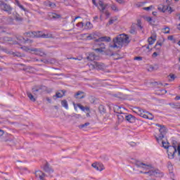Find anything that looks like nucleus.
<instances>
[{
  "label": "nucleus",
  "mask_w": 180,
  "mask_h": 180,
  "mask_svg": "<svg viewBox=\"0 0 180 180\" xmlns=\"http://www.w3.org/2000/svg\"><path fill=\"white\" fill-rule=\"evenodd\" d=\"M131 162L134 164L138 167V168H142L143 170L139 171L140 174H147L149 176H161V172L160 170H150V168H151L150 165H148L139 160H136V159H131Z\"/></svg>",
  "instance_id": "nucleus-1"
},
{
  "label": "nucleus",
  "mask_w": 180,
  "mask_h": 180,
  "mask_svg": "<svg viewBox=\"0 0 180 180\" xmlns=\"http://www.w3.org/2000/svg\"><path fill=\"white\" fill-rule=\"evenodd\" d=\"M113 43L114 45L111 46V47L120 49V47H122L123 44H129L130 40L129 39V36L122 34L113 39Z\"/></svg>",
  "instance_id": "nucleus-2"
},
{
  "label": "nucleus",
  "mask_w": 180,
  "mask_h": 180,
  "mask_svg": "<svg viewBox=\"0 0 180 180\" xmlns=\"http://www.w3.org/2000/svg\"><path fill=\"white\" fill-rule=\"evenodd\" d=\"M156 126H158V127H160V129H159V131L160 133L159 136L158 137L155 136V139L158 143H160V140H162V139H164V137L165 136V134H167V133L168 132V130L164 125L156 124Z\"/></svg>",
  "instance_id": "nucleus-3"
},
{
  "label": "nucleus",
  "mask_w": 180,
  "mask_h": 180,
  "mask_svg": "<svg viewBox=\"0 0 180 180\" xmlns=\"http://www.w3.org/2000/svg\"><path fill=\"white\" fill-rule=\"evenodd\" d=\"M0 9L1 11H4V12H6L8 15H12V11L13 8H12V6L9 4L0 1Z\"/></svg>",
  "instance_id": "nucleus-4"
},
{
  "label": "nucleus",
  "mask_w": 180,
  "mask_h": 180,
  "mask_svg": "<svg viewBox=\"0 0 180 180\" xmlns=\"http://www.w3.org/2000/svg\"><path fill=\"white\" fill-rule=\"evenodd\" d=\"M25 34L27 36L30 35V37H44L47 38L49 35H46V34H43V32L39 31V32H26Z\"/></svg>",
  "instance_id": "nucleus-5"
},
{
  "label": "nucleus",
  "mask_w": 180,
  "mask_h": 180,
  "mask_svg": "<svg viewBox=\"0 0 180 180\" xmlns=\"http://www.w3.org/2000/svg\"><path fill=\"white\" fill-rule=\"evenodd\" d=\"M32 94H34V96L37 95V92H45V91H47V86H35L32 89Z\"/></svg>",
  "instance_id": "nucleus-6"
},
{
  "label": "nucleus",
  "mask_w": 180,
  "mask_h": 180,
  "mask_svg": "<svg viewBox=\"0 0 180 180\" xmlns=\"http://www.w3.org/2000/svg\"><path fill=\"white\" fill-rule=\"evenodd\" d=\"M175 153H176V146H170L169 147L167 148V154H168V157L170 160L174 159Z\"/></svg>",
  "instance_id": "nucleus-7"
},
{
  "label": "nucleus",
  "mask_w": 180,
  "mask_h": 180,
  "mask_svg": "<svg viewBox=\"0 0 180 180\" xmlns=\"http://www.w3.org/2000/svg\"><path fill=\"white\" fill-rule=\"evenodd\" d=\"M92 67L94 68H95L96 70H105V68H106V66L105 65V64L102 63H99V62H94L91 64Z\"/></svg>",
  "instance_id": "nucleus-8"
},
{
  "label": "nucleus",
  "mask_w": 180,
  "mask_h": 180,
  "mask_svg": "<svg viewBox=\"0 0 180 180\" xmlns=\"http://www.w3.org/2000/svg\"><path fill=\"white\" fill-rule=\"evenodd\" d=\"M30 50V51H34V53L36 56H39L40 57H44L46 56V53H44V51H43V49H41L33 48Z\"/></svg>",
  "instance_id": "nucleus-9"
},
{
  "label": "nucleus",
  "mask_w": 180,
  "mask_h": 180,
  "mask_svg": "<svg viewBox=\"0 0 180 180\" xmlns=\"http://www.w3.org/2000/svg\"><path fill=\"white\" fill-rule=\"evenodd\" d=\"M73 105L75 110H78L77 108H79V109H81V110H82L83 112H85V110H86V112H89V108L84 107V105H81V103L75 104V103H74Z\"/></svg>",
  "instance_id": "nucleus-10"
},
{
  "label": "nucleus",
  "mask_w": 180,
  "mask_h": 180,
  "mask_svg": "<svg viewBox=\"0 0 180 180\" xmlns=\"http://www.w3.org/2000/svg\"><path fill=\"white\" fill-rule=\"evenodd\" d=\"M98 9L100 11V12L103 13L105 9H106V7L108 6V4L103 3V1L102 0H99L98 1Z\"/></svg>",
  "instance_id": "nucleus-11"
},
{
  "label": "nucleus",
  "mask_w": 180,
  "mask_h": 180,
  "mask_svg": "<svg viewBox=\"0 0 180 180\" xmlns=\"http://www.w3.org/2000/svg\"><path fill=\"white\" fill-rule=\"evenodd\" d=\"M35 176L36 178H39L40 180H43L46 177V174L40 170H38L35 172Z\"/></svg>",
  "instance_id": "nucleus-12"
},
{
  "label": "nucleus",
  "mask_w": 180,
  "mask_h": 180,
  "mask_svg": "<svg viewBox=\"0 0 180 180\" xmlns=\"http://www.w3.org/2000/svg\"><path fill=\"white\" fill-rule=\"evenodd\" d=\"M76 99H84L85 98V92L79 91L75 94Z\"/></svg>",
  "instance_id": "nucleus-13"
},
{
  "label": "nucleus",
  "mask_w": 180,
  "mask_h": 180,
  "mask_svg": "<svg viewBox=\"0 0 180 180\" xmlns=\"http://www.w3.org/2000/svg\"><path fill=\"white\" fill-rule=\"evenodd\" d=\"M86 58L88 61H94L96 58V55H95V53L91 52L87 53Z\"/></svg>",
  "instance_id": "nucleus-14"
},
{
  "label": "nucleus",
  "mask_w": 180,
  "mask_h": 180,
  "mask_svg": "<svg viewBox=\"0 0 180 180\" xmlns=\"http://www.w3.org/2000/svg\"><path fill=\"white\" fill-rule=\"evenodd\" d=\"M98 45L100 46V48L94 49V51H98V53L103 52V50H105V44L102 42H98Z\"/></svg>",
  "instance_id": "nucleus-15"
},
{
  "label": "nucleus",
  "mask_w": 180,
  "mask_h": 180,
  "mask_svg": "<svg viewBox=\"0 0 180 180\" xmlns=\"http://www.w3.org/2000/svg\"><path fill=\"white\" fill-rule=\"evenodd\" d=\"M27 96L29 98L30 101H31V102H36L37 99V96H34L33 94H32V93L27 91Z\"/></svg>",
  "instance_id": "nucleus-16"
},
{
  "label": "nucleus",
  "mask_w": 180,
  "mask_h": 180,
  "mask_svg": "<svg viewBox=\"0 0 180 180\" xmlns=\"http://www.w3.org/2000/svg\"><path fill=\"white\" fill-rule=\"evenodd\" d=\"M111 39L109 37H101L97 39H96V41L97 42H102V41H107L109 42L110 41Z\"/></svg>",
  "instance_id": "nucleus-17"
},
{
  "label": "nucleus",
  "mask_w": 180,
  "mask_h": 180,
  "mask_svg": "<svg viewBox=\"0 0 180 180\" xmlns=\"http://www.w3.org/2000/svg\"><path fill=\"white\" fill-rule=\"evenodd\" d=\"M65 96V91L64 90H60V91H58L56 93V95L53 96V98H63V96Z\"/></svg>",
  "instance_id": "nucleus-18"
},
{
  "label": "nucleus",
  "mask_w": 180,
  "mask_h": 180,
  "mask_svg": "<svg viewBox=\"0 0 180 180\" xmlns=\"http://www.w3.org/2000/svg\"><path fill=\"white\" fill-rule=\"evenodd\" d=\"M134 119L135 117L132 115L125 114V120H127V122H129V123H133V122H134Z\"/></svg>",
  "instance_id": "nucleus-19"
},
{
  "label": "nucleus",
  "mask_w": 180,
  "mask_h": 180,
  "mask_svg": "<svg viewBox=\"0 0 180 180\" xmlns=\"http://www.w3.org/2000/svg\"><path fill=\"white\" fill-rule=\"evenodd\" d=\"M124 110H125L124 108L117 107V108H115L114 112H115V113H117V115H122V114L124 113V112H124Z\"/></svg>",
  "instance_id": "nucleus-20"
},
{
  "label": "nucleus",
  "mask_w": 180,
  "mask_h": 180,
  "mask_svg": "<svg viewBox=\"0 0 180 180\" xmlns=\"http://www.w3.org/2000/svg\"><path fill=\"white\" fill-rule=\"evenodd\" d=\"M135 113H137L139 115V116L142 117L143 113H146V111H144V110H143L139 107H136V108H135Z\"/></svg>",
  "instance_id": "nucleus-21"
},
{
  "label": "nucleus",
  "mask_w": 180,
  "mask_h": 180,
  "mask_svg": "<svg viewBox=\"0 0 180 180\" xmlns=\"http://www.w3.org/2000/svg\"><path fill=\"white\" fill-rule=\"evenodd\" d=\"M117 116L118 117L119 123H122V122H123V120H124V119H126V113L118 114Z\"/></svg>",
  "instance_id": "nucleus-22"
},
{
  "label": "nucleus",
  "mask_w": 180,
  "mask_h": 180,
  "mask_svg": "<svg viewBox=\"0 0 180 180\" xmlns=\"http://www.w3.org/2000/svg\"><path fill=\"white\" fill-rule=\"evenodd\" d=\"M155 37H157V36L155 35V36L150 37L148 39V41L150 46L153 45V43H155V40H157V39H155Z\"/></svg>",
  "instance_id": "nucleus-23"
},
{
  "label": "nucleus",
  "mask_w": 180,
  "mask_h": 180,
  "mask_svg": "<svg viewBox=\"0 0 180 180\" xmlns=\"http://www.w3.org/2000/svg\"><path fill=\"white\" fill-rule=\"evenodd\" d=\"M44 169L45 172H49V174H51V172H53V169L50 168V167L49 166V164L47 163L45 165Z\"/></svg>",
  "instance_id": "nucleus-24"
},
{
  "label": "nucleus",
  "mask_w": 180,
  "mask_h": 180,
  "mask_svg": "<svg viewBox=\"0 0 180 180\" xmlns=\"http://www.w3.org/2000/svg\"><path fill=\"white\" fill-rule=\"evenodd\" d=\"M49 16H51V18L52 19H60V18H61V15L56 13H51Z\"/></svg>",
  "instance_id": "nucleus-25"
},
{
  "label": "nucleus",
  "mask_w": 180,
  "mask_h": 180,
  "mask_svg": "<svg viewBox=\"0 0 180 180\" xmlns=\"http://www.w3.org/2000/svg\"><path fill=\"white\" fill-rule=\"evenodd\" d=\"M129 33H131V34H136V24H132Z\"/></svg>",
  "instance_id": "nucleus-26"
},
{
  "label": "nucleus",
  "mask_w": 180,
  "mask_h": 180,
  "mask_svg": "<svg viewBox=\"0 0 180 180\" xmlns=\"http://www.w3.org/2000/svg\"><path fill=\"white\" fill-rule=\"evenodd\" d=\"M61 105L63 108H65V109H68V102L67 100H62Z\"/></svg>",
  "instance_id": "nucleus-27"
},
{
  "label": "nucleus",
  "mask_w": 180,
  "mask_h": 180,
  "mask_svg": "<svg viewBox=\"0 0 180 180\" xmlns=\"http://www.w3.org/2000/svg\"><path fill=\"white\" fill-rule=\"evenodd\" d=\"M14 18L17 22H22L23 20V18L18 13H16Z\"/></svg>",
  "instance_id": "nucleus-28"
},
{
  "label": "nucleus",
  "mask_w": 180,
  "mask_h": 180,
  "mask_svg": "<svg viewBox=\"0 0 180 180\" xmlns=\"http://www.w3.org/2000/svg\"><path fill=\"white\" fill-rule=\"evenodd\" d=\"M146 20L148 22L150 25H154V23H155V21H154L153 18H151V17H146Z\"/></svg>",
  "instance_id": "nucleus-29"
},
{
  "label": "nucleus",
  "mask_w": 180,
  "mask_h": 180,
  "mask_svg": "<svg viewBox=\"0 0 180 180\" xmlns=\"http://www.w3.org/2000/svg\"><path fill=\"white\" fill-rule=\"evenodd\" d=\"M91 167H93V168H95V169H96V171H103V169H99V167L98 166V163H93L91 165Z\"/></svg>",
  "instance_id": "nucleus-30"
},
{
  "label": "nucleus",
  "mask_w": 180,
  "mask_h": 180,
  "mask_svg": "<svg viewBox=\"0 0 180 180\" xmlns=\"http://www.w3.org/2000/svg\"><path fill=\"white\" fill-rule=\"evenodd\" d=\"M162 147H164V148H167L168 149V148H169L171 146H169V143L168 142H165L164 141H162Z\"/></svg>",
  "instance_id": "nucleus-31"
},
{
  "label": "nucleus",
  "mask_w": 180,
  "mask_h": 180,
  "mask_svg": "<svg viewBox=\"0 0 180 180\" xmlns=\"http://www.w3.org/2000/svg\"><path fill=\"white\" fill-rule=\"evenodd\" d=\"M170 106H172V108H173L174 109H180V105L179 104H175V103H172V104H169Z\"/></svg>",
  "instance_id": "nucleus-32"
},
{
  "label": "nucleus",
  "mask_w": 180,
  "mask_h": 180,
  "mask_svg": "<svg viewBox=\"0 0 180 180\" xmlns=\"http://www.w3.org/2000/svg\"><path fill=\"white\" fill-rule=\"evenodd\" d=\"M90 123L89 122H86L83 124H80L79 125V129H84V127H86L88 126H89Z\"/></svg>",
  "instance_id": "nucleus-33"
},
{
  "label": "nucleus",
  "mask_w": 180,
  "mask_h": 180,
  "mask_svg": "<svg viewBox=\"0 0 180 180\" xmlns=\"http://www.w3.org/2000/svg\"><path fill=\"white\" fill-rule=\"evenodd\" d=\"M117 20V18H110L108 23L107 25H113L115 22Z\"/></svg>",
  "instance_id": "nucleus-34"
},
{
  "label": "nucleus",
  "mask_w": 180,
  "mask_h": 180,
  "mask_svg": "<svg viewBox=\"0 0 180 180\" xmlns=\"http://www.w3.org/2000/svg\"><path fill=\"white\" fill-rule=\"evenodd\" d=\"M24 39V44H32L33 43V41L32 39H27V40Z\"/></svg>",
  "instance_id": "nucleus-35"
},
{
  "label": "nucleus",
  "mask_w": 180,
  "mask_h": 180,
  "mask_svg": "<svg viewBox=\"0 0 180 180\" xmlns=\"http://www.w3.org/2000/svg\"><path fill=\"white\" fill-rule=\"evenodd\" d=\"M147 115H148V119L149 120H153V119H154V115H153V114L148 112H146Z\"/></svg>",
  "instance_id": "nucleus-36"
},
{
  "label": "nucleus",
  "mask_w": 180,
  "mask_h": 180,
  "mask_svg": "<svg viewBox=\"0 0 180 180\" xmlns=\"http://www.w3.org/2000/svg\"><path fill=\"white\" fill-rule=\"evenodd\" d=\"M111 9L112 11H115V12H119V8H117V6H116V5H115V4H112L111 6Z\"/></svg>",
  "instance_id": "nucleus-37"
},
{
  "label": "nucleus",
  "mask_w": 180,
  "mask_h": 180,
  "mask_svg": "<svg viewBox=\"0 0 180 180\" xmlns=\"http://www.w3.org/2000/svg\"><path fill=\"white\" fill-rule=\"evenodd\" d=\"M13 56H14V57H23V55L20 54L19 52L13 53Z\"/></svg>",
  "instance_id": "nucleus-38"
},
{
  "label": "nucleus",
  "mask_w": 180,
  "mask_h": 180,
  "mask_svg": "<svg viewBox=\"0 0 180 180\" xmlns=\"http://www.w3.org/2000/svg\"><path fill=\"white\" fill-rule=\"evenodd\" d=\"M168 79H169V81H174V79H175V75L170 74L168 76Z\"/></svg>",
  "instance_id": "nucleus-39"
},
{
  "label": "nucleus",
  "mask_w": 180,
  "mask_h": 180,
  "mask_svg": "<svg viewBox=\"0 0 180 180\" xmlns=\"http://www.w3.org/2000/svg\"><path fill=\"white\" fill-rule=\"evenodd\" d=\"M48 6H49V8H56V4L49 1L48 2Z\"/></svg>",
  "instance_id": "nucleus-40"
},
{
  "label": "nucleus",
  "mask_w": 180,
  "mask_h": 180,
  "mask_svg": "<svg viewBox=\"0 0 180 180\" xmlns=\"http://www.w3.org/2000/svg\"><path fill=\"white\" fill-rule=\"evenodd\" d=\"M3 40L4 41H12V38L9 37H4Z\"/></svg>",
  "instance_id": "nucleus-41"
},
{
  "label": "nucleus",
  "mask_w": 180,
  "mask_h": 180,
  "mask_svg": "<svg viewBox=\"0 0 180 180\" xmlns=\"http://www.w3.org/2000/svg\"><path fill=\"white\" fill-rule=\"evenodd\" d=\"M136 26H138L140 29H143V26H141V20H137V24H136Z\"/></svg>",
  "instance_id": "nucleus-42"
},
{
  "label": "nucleus",
  "mask_w": 180,
  "mask_h": 180,
  "mask_svg": "<svg viewBox=\"0 0 180 180\" xmlns=\"http://www.w3.org/2000/svg\"><path fill=\"white\" fill-rule=\"evenodd\" d=\"M155 70H157V68H155L154 66L153 65H150L148 69V71H150V72H153V71H155Z\"/></svg>",
  "instance_id": "nucleus-43"
},
{
  "label": "nucleus",
  "mask_w": 180,
  "mask_h": 180,
  "mask_svg": "<svg viewBox=\"0 0 180 180\" xmlns=\"http://www.w3.org/2000/svg\"><path fill=\"white\" fill-rule=\"evenodd\" d=\"M72 117H74L75 119H76L77 120H78L79 119H81V115H79V114H75V115H72Z\"/></svg>",
  "instance_id": "nucleus-44"
},
{
  "label": "nucleus",
  "mask_w": 180,
  "mask_h": 180,
  "mask_svg": "<svg viewBox=\"0 0 180 180\" xmlns=\"http://www.w3.org/2000/svg\"><path fill=\"white\" fill-rule=\"evenodd\" d=\"M86 37H87V39H89V40H92V39H95V34H90Z\"/></svg>",
  "instance_id": "nucleus-45"
},
{
  "label": "nucleus",
  "mask_w": 180,
  "mask_h": 180,
  "mask_svg": "<svg viewBox=\"0 0 180 180\" xmlns=\"http://www.w3.org/2000/svg\"><path fill=\"white\" fill-rule=\"evenodd\" d=\"M134 60H136L137 61H141L143 60V57L141 56H136L134 58Z\"/></svg>",
  "instance_id": "nucleus-46"
},
{
  "label": "nucleus",
  "mask_w": 180,
  "mask_h": 180,
  "mask_svg": "<svg viewBox=\"0 0 180 180\" xmlns=\"http://www.w3.org/2000/svg\"><path fill=\"white\" fill-rule=\"evenodd\" d=\"M167 167H168V168H169V171H172V163H171V162H168V163H167Z\"/></svg>",
  "instance_id": "nucleus-47"
},
{
  "label": "nucleus",
  "mask_w": 180,
  "mask_h": 180,
  "mask_svg": "<svg viewBox=\"0 0 180 180\" xmlns=\"http://www.w3.org/2000/svg\"><path fill=\"white\" fill-rule=\"evenodd\" d=\"M77 27H80V29H82L84 27V22H81L77 24Z\"/></svg>",
  "instance_id": "nucleus-48"
},
{
  "label": "nucleus",
  "mask_w": 180,
  "mask_h": 180,
  "mask_svg": "<svg viewBox=\"0 0 180 180\" xmlns=\"http://www.w3.org/2000/svg\"><path fill=\"white\" fill-rule=\"evenodd\" d=\"M41 63H44V64H49L50 62L49 61V60H46V59H44V60H40Z\"/></svg>",
  "instance_id": "nucleus-49"
},
{
  "label": "nucleus",
  "mask_w": 180,
  "mask_h": 180,
  "mask_svg": "<svg viewBox=\"0 0 180 180\" xmlns=\"http://www.w3.org/2000/svg\"><path fill=\"white\" fill-rule=\"evenodd\" d=\"M49 64H56V60L55 59H50L49 60Z\"/></svg>",
  "instance_id": "nucleus-50"
},
{
  "label": "nucleus",
  "mask_w": 180,
  "mask_h": 180,
  "mask_svg": "<svg viewBox=\"0 0 180 180\" xmlns=\"http://www.w3.org/2000/svg\"><path fill=\"white\" fill-rule=\"evenodd\" d=\"M141 117H143V119H148L147 112H146V114H145V112L143 114H142Z\"/></svg>",
  "instance_id": "nucleus-51"
},
{
  "label": "nucleus",
  "mask_w": 180,
  "mask_h": 180,
  "mask_svg": "<svg viewBox=\"0 0 180 180\" xmlns=\"http://www.w3.org/2000/svg\"><path fill=\"white\" fill-rule=\"evenodd\" d=\"M22 49H24V50H25V51H30V50H32V49H29V47L27 46H23Z\"/></svg>",
  "instance_id": "nucleus-52"
},
{
  "label": "nucleus",
  "mask_w": 180,
  "mask_h": 180,
  "mask_svg": "<svg viewBox=\"0 0 180 180\" xmlns=\"http://www.w3.org/2000/svg\"><path fill=\"white\" fill-rule=\"evenodd\" d=\"M153 8V6H150L149 7H145L143 8L144 11H150Z\"/></svg>",
  "instance_id": "nucleus-53"
},
{
  "label": "nucleus",
  "mask_w": 180,
  "mask_h": 180,
  "mask_svg": "<svg viewBox=\"0 0 180 180\" xmlns=\"http://www.w3.org/2000/svg\"><path fill=\"white\" fill-rule=\"evenodd\" d=\"M30 61H32L33 63H36V61H39V59L36 58H31Z\"/></svg>",
  "instance_id": "nucleus-54"
},
{
  "label": "nucleus",
  "mask_w": 180,
  "mask_h": 180,
  "mask_svg": "<svg viewBox=\"0 0 180 180\" xmlns=\"http://www.w3.org/2000/svg\"><path fill=\"white\" fill-rule=\"evenodd\" d=\"M167 39H168V40H170V41H172V40H174V36L170 35V36H169V37H167Z\"/></svg>",
  "instance_id": "nucleus-55"
},
{
  "label": "nucleus",
  "mask_w": 180,
  "mask_h": 180,
  "mask_svg": "<svg viewBox=\"0 0 180 180\" xmlns=\"http://www.w3.org/2000/svg\"><path fill=\"white\" fill-rule=\"evenodd\" d=\"M19 8H20V9H22V11H24L25 12H26V8H25V7H23V6H22L21 4H20V6H18Z\"/></svg>",
  "instance_id": "nucleus-56"
},
{
  "label": "nucleus",
  "mask_w": 180,
  "mask_h": 180,
  "mask_svg": "<svg viewBox=\"0 0 180 180\" xmlns=\"http://www.w3.org/2000/svg\"><path fill=\"white\" fill-rule=\"evenodd\" d=\"M157 46H160V47H161V46H162V43H161V42H157L156 45L155 46V49H157Z\"/></svg>",
  "instance_id": "nucleus-57"
},
{
  "label": "nucleus",
  "mask_w": 180,
  "mask_h": 180,
  "mask_svg": "<svg viewBox=\"0 0 180 180\" xmlns=\"http://www.w3.org/2000/svg\"><path fill=\"white\" fill-rule=\"evenodd\" d=\"M15 4H17L18 6H20V3L19 2V0H15Z\"/></svg>",
  "instance_id": "nucleus-58"
},
{
  "label": "nucleus",
  "mask_w": 180,
  "mask_h": 180,
  "mask_svg": "<svg viewBox=\"0 0 180 180\" xmlns=\"http://www.w3.org/2000/svg\"><path fill=\"white\" fill-rule=\"evenodd\" d=\"M116 2H117L118 4H124V1H123V0H115Z\"/></svg>",
  "instance_id": "nucleus-59"
},
{
  "label": "nucleus",
  "mask_w": 180,
  "mask_h": 180,
  "mask_svg": "<svg viewBox=\"0 0 180 180\" xmlns=\"http://www.w3.org/2000/svg\"><path fill=\"white\" fill-rule=\"evenodd\" d=\"M165 33H169V27L165 28Z\"/></svg>",
  "instance_id": "nucleus-60"
},
{
  "label": "nucleus",
  "mask_w": 180,
  "mask_h": 180,
  "mask_svg": "<svg viewBox=\"0 0 180 180\" xmlns=\"http://www.w3.org/2000/svg\"><path fill=\"white\" fill-rule=\"evenodd\" d=\"M4 133H5V132L4 131V130L0 129V136H4Z\"/></svg>",
  "instance_id": "nucleus-61"
},
{
  "label": "nucleus",
  "mask_w": 180,
  "mask_h": 180,
  "mask_svg": "<svg viewBox=\"0 0 180 180\" xmlns=\"http://www.w3.org/2000/svg\"><path fill=\"white\" fill-rule=\"evenodd\" d=\"M46 99L47 102H49V103H51V99H50V98L46 97Z\"/></svg>",
  "instance_id": "nucleus-62"
},
{
  "label": "nucleus",
  "mask_w": 180,
  "mask_h": 180,
  "mask_svg": "<svg viewBox=\"0 0 180 180\" xmlns=\"http://www.w3.org/2000/svg\"><path fill=\"white\" fill-rule=\"evenodd\" d=\"M178 155H180V146L177 147Z\"/></svg>",
  "instance_id": "nucleus-63"
},
{
  "label": "nucleus",
  "mask_w": 180,
  "mask_h": 180,
  "mask_svg": "<svg viewBox=\"0 0 180 180\" xmlns=\"http://www.w3.org/2000/svg\"><path fill=\"white\" fill-rule=\"evenodd\" d=\"M152 56L153 57H157V56H158V53H157V52H154Z\"/></svg>",
  "instance_id": "nucleus-64"
}]
</instances>
